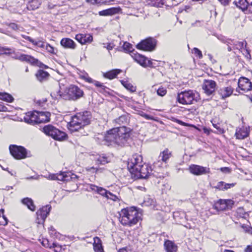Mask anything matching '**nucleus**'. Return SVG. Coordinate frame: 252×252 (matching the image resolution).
<instances>
[{
	"mask_svg": "<svg viewBox=\"0 0 252 252\" xmlns=\"http://www.w3.org/2000/svg\"><path fill=\"white\" fill-rule=\"evenodd\" d=\"M50 113L48 112L38 111L37 123L48 122L50 121Z\"/></svg>",
	"mask_w": 252,
	"mask_h": 252,
	"instance_id": "obj_26",
	"label": "nucleus"
},
{
	"mask_svg": "<svg viewBox=\"0 0 252 252\" xmlns=\"http://www.w3.org/2000/svg\"><path fill=\"white\" fill-rule=\"evenodd\" d=\"M83 79L85 80L86 82L90 83H93L94 85L97 88H99V91L102 92V91H105V90L107 89V88L105 86L103 83L93 80L92 78L90 77L88 74L86 75H84L82 77Z\"/></svg>",
	"mask_w": 252,
	"mask_h": 252,
	"instance_id": "obj_22",
	"label": "nucleus"
},
{
	"mask_svg": "<svg viewBox=\"0 0 252 252\" xmlns=\"http://www.w3.org/2000/svg\"><path fill=\"white\" fill-rule=\"evenodd\" d=\"M190 9H191V7L189 5H186L184 6V10L187 12H189V11H190Z\"/></svg>",
	"mask_w": 252,
	"mask_h": 252,
	"instance_id": "obj_64",
	"label": "nucleus"
},
{
	"mask_svg": "<svg viewBox=\"0 0 252 252\" xmlns=\"http://www.w3.org/2000/svg\"><path fill=\"white\" fill-rule=\"evenodd\" d=\"M46 43H46L42 40H34V42H33V45H36L41 48H44L46 46Z\"/></svg>",
	"mask_w": 252,
	"mask_h": 252,
	"instance_id": "obj_46",
	"label": "nucleus"
},
{
	"mask_svg": "<svg viewBox=\"0 0 252 252\" xmlns=\"http://www.w3.org/2000/svg\"><path fill=\"white\" fill-rule=\"evenodd\" d=\"M44 48L48 52L53 54H55L54 48L49 43H47L46 44V46Z\"/></svg>",
	"mask_w": 252,
	"mask_h": 252,
	"instance_id": "obj_50",
	"label": "nucleus"
},
{
	"mask_svg": "<svg viewBox=\"0 0 252 252\" xmlns=\"http://www.w3.org/2000/svg\"><path fill=\"white\" fill-rule=\"evenodd\" d=\"M199 99V94L193 90L181 92L178 94L177 100L179 103L184 105H189L197 102Z\"/></svg>",
	"mask_w": 252,
	"mask_h": 252,
	"instance_id": "obj_5",
	"label": "nucleus"
},
{
	"mask_svg": "<svg viewBox=\"0 0 252 252\" xmlns=\"http://www.w3.org/2000/svg\"><path fill=\"white\" fill-rule=\"evenodd\" d=\"M9 150L11 155L16 159H24L28 157V152L24 147L10 145Z\"/></svg>",
	"mask_w": 252,
	"mask_h": 252,
	"instance_id": "obj_8",
	"label": "nucleus"
},
{
	"mask_svg": "<svg viewBox=\"0 0 252 252\" xmlns=\"http://www.w3.org/2000/svg\"><path fill=\"white\" fill-rule=\"evenodd\" d=\"M236 183L227 184L223 181H220L217 183V185L214 187V188L220 190H225L234 187Z\"/></svg>",
	"mask_w": 252,
	"mask_h": 252,
	"instance_id": "obj_29",
	"label": "nucleus"
},
{
	"mask_svg": "<svg viewBox=\"0 0 252 252\" xmlns=\"http://www.w3.org/2000/svg\"><path fill=\"white\" fill-rule=\"evenodd\" d=\"M86 169L88 171L92 172V173H96L98 171H99L100 169H98L96 168H95L94 167H86Z\"/></svg>",
	"mask_w": 252,
	"mask_h": 252,
	"instance_id": "obj_51",
	"label": "nucleus"
},
{
	"mask_svg": "<svg viewBox=\"0 0 252 252\" xmlns=\"http://www.w3.org/2000/svg\"><path fill=\"white\" fill-rule=\"evenodd\" d=\"M235 3L236 5L243 11L246 9L248 10L250 3L247 0H239L238 2H235Z\"/></svg>",
	"mask_w": 252,
	"mask_h": 252,
	"instance_id": "obj_37",
	"label": "nucleus"
},
{
	"mask_svg": "<svg viewBox=\"0 0 252 252\" xmlns=\"http://www.w3.org/2000/svg\"><path fill=\"white\" fill-rule=\"evenodd\" d=\"M51 209L49 205L45 206L39 209L36 212V222L38 224H42L44 222L47 216L49 215Z\"/></svg>",
	"mask_w": 252,
	"mask_h": 252,
	"instance_id": "obj_13",
	"label": "nucleus"
},
{
	"mask_svg": "<svg viewBox=\"0 0 252 252\" xmlns=\"http://www.w3.org/2000/svg\"><path fill=\"white\" fill-rule=\"evenodd\" d=\"M7 111V108L3 105L2 102H0V112H6Z\"/></svg>",
	"mask_w": 252,
	"mask_h": 252,
	"instance_id": "obj_54",
	"label": "nucleus"
},
{
	"mask_svg": "<svg viewBox=\"0 0 252 252\" xmlns=\"http://www.w3.org/2000/svg\"><path fill=\"white\" fill-rule=\"evenodd\" d=\"M22 202L32 211H34L35 210V206L33 203V200L31 198L29 197L25 198L22 200Z\"/></svg>",
	"mask_w": 252,
	"mask_h": 252,
	"instance_id": "obj_33",
	"label": "nucleus"
},
{
	"mask_svg": "<svg viewBox=\"0 0 252 252\" xmlns=\"http://www.w3.org/2000/svg\"><path fill=\"white\" fill-rule=\"evenodd\" d=\"M216 83L212 80H205L202 85L204 93L208 95L212 94L216 89Z\"/></svg>",
	"mask_w": 252,
	"mask_h": 252,
	"instance_id": "obj_15",
	"label": "nucleus"
},
{
	"mask_svg": "<svg viewBox=\"0 0 252 252\" xmlns=\"http://www.w3.org/2000/svg\"><path fill=\"white\" fill-rule=\"evenodd\" d=\"M0 99L11 102L13 101V97L9 94L6 93H0Z\"/></svg>",
	"mask_w": 252,
	"mask_h": 252,
	"instance_id": "obj_38",
	"label": "nucleus"
},
{
	"mask_svg": "<svg viewBox=\"0 0 252 252\" xmlns=\"http://www.w3.org/2000/svg\"><path fill=\"white\" fill-rule=\"evenodd\" d=\"M141 116L145 118L147 120H152L153 119V117L150 115H148L146 114H145V113H143L142 114H141Z\"/></svg>",
	"mask_w": 252,
	"mask_h": 252,
	"instance_id": "obj_58",
	"label": "nucleus"
},
{
	"mask_svg": "<svg viewBox=\"0 0 252 252\" xmlns=\"http://www.w3.org/2000/svg\"><path fill=\"white\" fill-rule=\"evenodd\" d=\"M44 0H28L27 8L33 10L38 8Z\"/></svg>",
	"mask_w": 252,
	"mask_h": 252,
	"instance_id": "obj_31",
	"label": "nucleus"
},
{
	"mask_svg": "<svg viewBox=\"0 0 252 252\" xmlns=\"http://www.w3.org/2000/svg\"><path fill=\"white\" fill-rule=\"evenodd\" d=\"M104 47L106 48L108 51H110L114 47V45L113 43H108L106 46H104Z\"/></svg>",
	"mask_w": 252,
	"mask_h": 252,
	"instance_id": "obj_56",
	"label": "nucleus"
},
{
	"mask_svg": "<svg viewBox=\"0 0 252 252\" xmlns=\"http://www.w3.org/2000/svg\"><path fill=\"white\" fill-rule=\"evenodd\" d=\"M78 178V176L70 172H62L57 174V180L68 182L70 180L75 181Z\"/></svg>",
	"mask_w": 252,
	"mask_h": 252,
	"instance_id": "obj_16",
	"label": "nucleus"
},
{
	"mask_svg": "<svg viewBox=\"0 0 252 252\" xmlns=\"http://www.w3.org/2000/svg\"><path fill=\"white\" fill-rule=\"evenodd\" d=\"M3 24L9 27L10 29L14 31H17L20 29V26L14 23H9L7 22H5Z\"/></svg>",
	"mask_w": 252,
	"mask_h": 252,
	"instance_id": "obj_44",
	"label": "nucleus"
},
{
	"mask_svg": "<svg viewBox=\"0 0 252 252\" xmlns=\"http://www.w3.org/2000/svg\"><path fill=\"white\" fill-rule=\"evenodd\" d=\"M220 170L221 172L225 173H229L230 172V169L228 167H221Z\"/></svg>",
	"mask_w": 252,
	"mask_h": 252,
	"instance_id": "obj_55",
	"label": "nucleus"
},
{
	"mask_svg": "<svg viewBox=\"0 0 252 252\" xmlns=\"http://www.w3.org/2000/svg\"><path fill=\"white\" fill-rule=\"evenodd\" d=\"M119 215L120 221L125 226H133L136 224L140 219V214L134 207L122 209L119 212Z\"/></svg>",
	"mask_w": 252,
	"mask_h": 252,
	"instance_id": "obj_4",
	"label": "nucleus"
},
{
	"mask_svg": "<svg viewBox=\"0 0 252 252\" xmlns=\"http://www.w3.org/2000/svg\"><path fill=\"white\" fill-rule=\"evenodd\" d=\"M15 59L22 62H26L32 64H36L38 62V60L34 58L31 56L26 54H17L15 57Z\"/></svg>",
	"mask_w": 252,
	"mask_h": 252,
	"instance_id": "obj_19",
	"label": "nucleus"
},
{
	"mask_svg": "<svg viewBox=\"0 0 252 252\" xmlns=\"http://www.w3.org/2000/svg\"><path fill=\"white\" fill-rule=\"evenodd\" d=\"M123 48L124 50L126 52H131L133 50L131 44L127 42H125L124 43Z\"/></svg>",
	"mask_w": 252,
	"mask_h": 252,
	"instance_id": "obj_42",
	"label": "nucleus"
},
{
	"mask_svg": "<svg viewBox=\"0 0 252 252\" xmlns=\"http://www.w3.org/2000/svg\"><path fill=\"white\" fill-rule=\"evenodd\" d=\"M49 76V74L43 70H39L36 73V77L40 82L45 81Z\"/></svg>",
	"mask_w": 252,
	"mask_h": 252,
	"instance_id": "obj_35",
	"label": "nucleus"
},
{
	"mask_svg": "<svg viewBox=\"0 0 252 252\" xmlns=\"http://www.w3.org/2000/svg\"><path fill=\"white\" fill-rule=\"evenodd\" d=\"M172 156V152L168 149H165L161 152L158 157L159 160L154 163V168L160 167L162 166L163 162L166 164L168 160Z\"/></svg>",
	"mask_w": 252,
	"mask_h": 252,
	"instance_id": "obj_12",
	"label": "nucleus"
},
{
	"mask_svg": "<svg viewBox=\"0 0 252 252\" xmlns=\"http://www.w3.org/2000/svg\"><path fill=\"white\" fill-rule=\"evenodd\" d=\"M152 171L153 170L150 165L148 164L143 163L138 168L137 171H135V172L132 173L131 174H133L137 177L141 178H147L152 173Z\"/></svg>",
	"mask_w": 252,
	"mask_h": 252,
	"instance_id": "obj_11",
	"label": "nucleus"
},
{
	"mask_svg": "<svg viewBox=\"0 0 252 252\" xmlns=\"http://www.w3.org/2000/svg\"><path fill=\"white\" fill-rule=\"evenodd\" d=\"M92 116L90 112L84 111L78 113L71 117L68 123V128L71 132L78 131L91 123Z\"/></svg>",
	"mask_w": 252,
	"mask_h": 252,
	"instance_id": "obj_3",
	"label": "nucleus"
},
{
	"mask_svg": "<svg viewBox=\"0 0 252 252\" xmlns=\"http://www.w3.org/2000/svg\"><path fill=\"white\" fill-rule=\"evenodd\" d=\"M134 60L144 67H154L155 64L151 60L140 54L136 55L134 58Z\"/></svg>",
	"mask_w": 252,
	"mask_h": 252,
	"instance_id": "obj_14",
	"label": "nucleus"
},
{
	"mask_svg": "<svg viewBox=\"0 0 252 252\" xmlns=\"http://www.w3.org/2000/svg\"><path fill=\"white\" fill-rule=\"evenodd\" d=\"M121 9L119 7H111L99 12L100 16H111L119 13Z\"/></svg>",
	"mask_w": 252,
	"mask_h": 252,
	"instance_id": "obj_27",
	"label": "nucleus"
},
{
	"mask_svg": "<svg viewBox=\"0 0 252 252\" xmlns=\"http://www.w3.org/2000/svg\"><path fill=\"white\" fill-rule=\"evenodd\" d=\"M110 161L108 160V158L105 156H99L96 159V163L98 164H105L108 163Z\"/></svg>",
	"mask_w": 252,
	"mask_h": 252,
	"instance_id": "obj_39",
	"label": "nucleus"
},
{
	"mask_svg": "<svg viewBox=\"0 0 252 252\" xmlns=\"http://www.w3.org/2000/svg\"><path fill=\"white\" fill-rule=\"evenodd\" d=\"M151 4L155 7H161L164 4V0H151Z\"/></svg>",
	"mask_w": 252,
	"mask_h": 252,
	"instance_id": "obj_45",
	"label": "nucleus"
},
{
	"mask_svg": "<svg viewBox=\"0 0 252 252\" xmlns=\"http://www.w3.org/2000/svg\"><path fill=\"white\" fill-rule=\"evenodd\" d=\"M75 39L81 44L90 43L93 41V36L89 34H78L76 35Z\"/></svg>",
	"mask_w": 252,
	"mask_h": 252,
	"instance_id": "obj_21",
	"label": "nucleus"
},
{
	"mask_svg": "<svg viewBox=\"0 0 252 252\" xmlns=\"http://www.w3.org/2000/svg\"><path fill=\"white\" fill-rule=\"evenodd\" d=\"M90 189L92 190L97 192L100 195H101L103 196H104L105 197H106V195L108 191V190H107L106 189H104L103 188L99 187L98 186H95L94 185H91Z\"/></svg>",
	"mask_w": 252,
	"mask_h": 252,
	"instance_id": "obj_36",
	"label": "nucleus"
},
{
	"mask_svg": "<svg viewBox=\"0 0 252 252\" xmlns=\"http://www.w3.org/2000/svg\"><path fill=\"white\" fill-rule=\"evenodd\" d=\"M131 129L125 126L113 128L107 131L105 141L110 144H115L123 147L126 146L130 139Z\"/></svg>",
	"mask_w": 252,
	"mask_h": 252,
	"instance_id": "obj_1",
	"label": "nucleus"
},
{
	"mask_svg": "<svg viewBox=\"0 0 252 252\" xmlns=\"http://www.w3.org/2000/svg\"><path fill=\"white\" fill-rule=\"evenodd\" d=\"M93 246L95 252H104L101 240L99 238L96 237L94 238Z\"/></svg>",
	"mask_w": 252,
	"mask_h": 252,
	"instance_id": "obj_34",
	"label": "nucleus"
},
{
	"mask_svg": "<svg viewBox=\"0 0 252 252\" xmlns=\"http://www.w3.org/2000/svg\"><path fill=\"white\" fill-rule=\"evenodd\" d=\"M164 246L166 252H177V247L173 242L166 240Z\"/></svg>",
	"mask_w": 252,
	"mask_h": 252,
	"instance_id": "obj_30",
	"label": "nucleus"
},
{
	"mask_svg": "<svg viewBox=\"0 0 252 252\" xmlns=\"http://www.w3.org/2000/svg\"><path fill=\"white\" fill-rule=\"evenodd\" d=\"M228 201L226 200L220 199L215 204L214 208L218 211L225 210L228 208Z\"/></svg>",
	"mask_w": 252,
	"mask_h": 252,
	"instance_id": "obj_28",
	"label": "nucleus"
},
{
	"mask_svg": "<svg viewBox=\"0 0 252 252\" xmlns=\"http://www.w3.org/2000/svg\"><path fill=\"white\" fill-rule=\"evenodd\" d=\"M228 40H232L231 39H225V40H223V42L227 45V46H228L227 50L228 51L230 52V51H232V50L233 49V45H231L230 44L227 43V41Z\"/></svg>",
	"mask_w": 252,
	"mask_h": 252,
	"instance_id": "obj_52",
	"label": "nucleus"
},
{
	"mask_svg": "<svg viewBox=\"0 0 252 252\" xmlns=\"http://www.w3.org/2000/svg\"><path fill=\"white\" fill-rule=\"evenodd\" d=\"M25 122L31 125L38 124V111L29 112L24 117Z\"/></svg>",
	"mask_w": 252,
	"mask_h": 252,
	"instance_id": "obj_20",
	"label": "nucleus"
},
{
	"mask_svg": "<svg viewBox=\"0 0 252 252\" xmlns=\"http://www.w3.org/2000/svg\"><path fill=\"white\" fill-rule=\"evenodd\" d=\"M48 243V241L47 239L43 240L42 242L43 246H44V247H50Z\"/></svg>",
	"mask_w": 252,
	"mask_h": 252,
	"instance_id": "obj_63",
	"label": "nucleus"
},
{
	"mask_svg": "<svg viewBox=\"0 0 252 252\" xmlns=\"http://www.w3.org/2000/svg\"><path fill=\"white\" fill-rule=\"evenodd\" d=\"M157 92L159 96H163L166 94L167 90L165 88L160 87L157 90Z\"/></svg>",
	"mask_w": 252,
	"mask_h": 252,
	"instance_id": "obj_48",
	"label": "nucleus"
},
{
	"mask_svg": "<svg viewBox=\"0 0 252 252\" xmlns=\"http://www.w3.org/2000/svg\"><path fill=\"white\" fill-rule=\"evenodd\" d=\"M211 122L213 124V126L216 129H217L219 132H221L222 131V129L219 126L220 125L219 124H216L214 123V121H212Z\"/></svg>",
	"mask_w": 252,
	"mask_h": 252,
	"instance_id": "obj_53",
	"label": "nucleus"
},
{
	"mask_svg": "<svg viewBox=\"0 0 252 252\" xmlns=\"http://www.w3.org/2000/svg\"><path fill=\"white\" fill-rule=\"evenodd\" d=\"M57 174H52L48 176V179L52 180H57Z\"/></svg>",
	"mask_w": 252,
	"mask_h": 252,
	"instance_id": "obj_57",
	"label": "nucleus"
},
{
	"mask_svg": "<svg viewBox=\"0 0 252 252\" xmlns=\"http://www.w3.org/2000/svg\"><path fill=\"white\" fill-rule=\"evenodd\" d=\"M106 198H107V199H111L113 201H116L119 199L117 196H116L115 194H113V193H112L111 192H110L109 191H108V193L106 195Z\"/></svg>",
	"mask_w": 252,
	"mask_h": 252,
	"instance_id": "obj_49",
	"label": "nucleus"
},
{
	"mask_svg": "<svg viewBox=\"0 0 252 252\" xmlns=\"http://www.w3.org/2000/svg\"><path fill=\"white\" fill-rule=\"evenodd\" d=\"M238 85L239 88L244 92L252 89V82L246 77H241L238 80Z\"/></svg>",
	"mask_w": 252,
	"mask_h": 252,
	"instance_id": "obj_18",
	"label": "nucleus"
},
{
	"mask_svg": "<svg viewBox=\"0 0 252 252\" xmlns=\"http://www.w3.org/2000/svg\"><path fill=\"white\" fill-rule=\"evenodd\" d=\"M116 122L119 125L125 124L127 123V118L125 116H121L116 120Z\"/></svg>",
	"mask_w": 252,
	"mask_h": 252,
	"instance_id": "obj_47",
	"label": "nucleus"
},
{
	"mask_svg": "<svg viewBox=\"0 0 252 252\" xmlns=\"http://www.w3.org/2000/svg\"><path fill=\"white\" fill-rule=\"evenodd\" d=\"M114 0H97L98 3H105L110 2Z\"/></svg>",
	"mask_w": 252,
	"mask_h": 252,
	"instance_id": "obj_60",
	"label": "nucleus"
},
{
	"mask_svg": "<svg viewBox=\"0 0 252 252\" xmlns=\"http://www.w3.org/2000/svg\"><path fill=\"white\" fill-rule=\"evenodd\" d=\"M157 40L152 37H149L141 41L136 45L138 49L146 51H153L156 47Z\"/></svg>",
	"mask_w": 252,
	"mask_h": 252,
	"instance_id": "obj_9",
	"label": "nucleus"
},
{
	"mask_svg": "<svg viewBox=\"0 0 252 252\" xmlns=\"http://www.w3.org/2000/svg\"><path fill=\"white\" fill-rule=\"evenodd\" d=\"M233 92V89L231 86L223 87L218 90V94L222 99L230 96Z\"/></svg>",
	"mask_w": 252,
	"mask_h": 252,
	"instance_id": "obj_23",
	"label": "nucleus"
},
{
	"mask_svg": "<svg viewBox=\"0 0 252 252\" xmlns=\"http://www.w3.org/2000/svg\"><path fill=\"white\" fill-rule=\"evenodd\" d=\"M122 84L127 90L129 91L130 92L133 93L136 91V87L133 86L131 84L124 81H122Z\"/></svg>",
	"mask_w": 252,
	"mask_h": 252,
	"instance_id": "obj_41",
	"label": "nucleus"
},
{
	"mask_svg": "<svg viewBox=\"0 0 252 252\" xmlns=\"http://www.w3.org/2000/svg\"><path fill=\"white\" fill-rule=\"evenodd\" d=\"M245 252H252V246H248L245 250Z\"/></svg>",
	"mask_w": 252,
	"mask_h": 252,
	"instance_id": "obj_62",
	"label": "nucleus"
},
{
	"mask_svg": "<svg viewBox=\"0 0 252 252\" xmlns=\"http://www.w3.org/2000/svg\"><path fill=\"white\" fill-rule=\"evenodd\" d=\"M249 134V131L247 127L242 126L238 127L236 130L235 136L236 138L244 139L247 137Z\"/></svg>",
	"mask_w": 252,
	"mask_h": 252,
	"instance_id": "obj_24",
	"label": "nucleus"
},
{
	"mask_svg": "<svg viewBox=\"0 0 252 252\" xmlns=\"http://www.w3.org/2000/svg\"><path fill=\"white\" fill-rule=\"evenodd\" d=\"M83 94V91L78 86L71 85L65 88L60 83L51 93V96L55 99L63 98L69 100H76L82 97Z\"/></svg>",
	"mask_w": 252,
	"mask_h": 252,
	"instance_id": "obj_2",
	"label": "nucleus"
},
{
	"mask_svg": "<svg viewBox=\"0 0 252 252\" xmlns=\"http://www.w3.org/2000/svg\"><path fill=\"white\" fill-rule=\"evenodd\" d=\"M43 132L47 135L51 136L56 140L62 141L64 140L67 136L66 133L55 126L48 125L43 128Z\"/></svg>",
	"mask_w": 252,
	"mask_h": 252,
	"instance_id": "obj_6",
	"label": "nucleus"
},
{
	"mask_svg": "<svg viewBox=\"0 0 252 252\" xmlns=\"http://www.w3.org/2000/svg\"><path fill=\"white\" fill-rule=\"evenodd\" d=\"M4 210L1 209L0 210V225H5L7 224L8 220L3 215Z\"/></svg>",
	"mask_w": 252,
	"mask_h": 252,
	"instance_id": "obj_40",
	"label": "nucleus"
},
{
	"mask_svg": "<svg viewBox=\"0 0 252 252\" xmlns=\"http://www.w3.org/2000/svg\"><path fill=\"white\" fill-rule=\"evenodd\" d=\"M142 157L141 155L135 154L128 160L127 167L131 173L137 171L141 165L143 164Z\"/></svg>",
	"mask_w": 252,
	"mask_h": 252,
	"instance_id": "obj_10",
	"label": "nucleus"
},
{
	"mask_svg": "<svg viewBox=\"0 0 252 252\" xmlns=\"http://www.w3.org/2000/svg\"><path fill=\"white\" fill-rule=\"evenodd\" d=\"M23 36L25 39L28 40L29 41H30V42L32 43L33 44V42H34V39H32V38H31V37L28 36L24 35Z\"/></svg>",
	"mask_w": 252,
	"mask_h": 252,
	"instance_id": "obj_59",
	"label": "nucleus"
},
{
	"mask_svg": "<svg viewBox=\"0 0 252 252\" xmlns=\"http://www.w3.org/2000/svg\"><path fill=\"white\" fill-rule=\"evenodd\" d=\"M191 53L195 55V56L199 59H202L203 55L201 51L197 48H193L192 49Z\"/></svg>",
	"mask_w": 252,
	"mask_h": 252,
	"instance_id": "obj_43",
	"label": "nucleus"
},
{
	"mask_svg": "<svg viewBox=\"0 0 252 252\" xmlns=\"http://www.w3.org/2000/svg\"><path fill=\"white\" fill-rule=\"evenodd\" d=\"M190 173L195 175L206 174L210 172V169L198 165L192 164L189 167Z\"/></svg>",
	"mask_w": 252,
	"mask_h": 252,
	"instance_id": "obj_17",
	"label": "nucleus"
},
{
	"mask_svg": "<svg viewBox=\"0 0 252 252\" xmlns=\"http://www.w3.org/2000/svg\"><path fill=\"white\" fill-rule=\"evenodd\" d=\"M61 45L64 48L74 49L76 48L75 43L71 39L63 38L61 41Z\"/></svg>",
	"mask_w": 252,
	"mask_h": 252,
	"instance_id": "obj_25",
	"label": "nucleus"
},
{
	"mask_svg": "<svg viewBox=\"0 0 252 252\" xmlns=\"http://www.w3.org/2000/svg\"><path fill=\"white\" fill-rule=\"evenodd\" d=\"M227 42L228 44L233 45V49H237L241 51L248 60L251 59L250 50L247 47V43L246 41H240L232 40Z\"/></svg>",
	"mask_w": 252,
	"mask_h": 252,
	"instance_id": "obj_7",
	"label": "nucleus"
},
{
	"mask_svg": "<svg viewBox=\"0 0 252 252\" xmlns=\"http://www.w3.org/2000/svg\"><path fill=\"white\" fill-rule=\"evenodd\" d=\"M220 3L224 5H228L229 1H230V0H219Z\"/></svg>",
	"mask_w": 252,
	"mask_h": 252,
	"instance_id": "obj_61",
	"label": "nucleus"
},
{
	"mask_svg": "<svg viewBox=\"0 0 252 252\" xmlns=\"http://www.w3.org/2000/svg\"><path fill=\"white\" fill-rule=\"evenodd\" d=\"M122 70L119 69H112L107 72L104 73L103 76L106 78L113 79L117 77L118 74L121 73Z\"/></svg>",
	"mask_w": 252,
	"mask_h": 252,
	"instance_id": "obj_32",
	"label": "nucleus"
}]
</instances>
